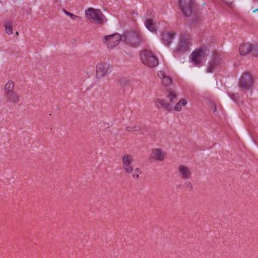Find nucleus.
<instances>
[{
    "label": "nucleus",
    "instance_id": "nucleus-1",
    "mask_svg": "<svg viewBox=\"0 0 258 258\" xmlns=\"http://www.w3.org/2000/svg\"><path fill=\"white\" fill-rule=\"evenodd\" d=\"M179 7L183 14L189 18V23L194 25L200 21V14L197 11L193 0H180Z\"/></svg>",
    "mask_w": 258,
    "mask_h": 258
},
{
    "label": "nucleus",
    "instance_id": "nucleus-2",
    "mask_svg": "<svg viewBox=\"0 0 258 258\" xmlns=\"http://www.w3.org/2000/svg\"><path fill=\"white\" fill-rule=\"evenodd\" d=\"M123 37L124 43L134 47L140 45L144 40L142 33L139 30L125 32Z\"/></svg>",
    "mask_w": 258,
    "mask_h": 258
},
{
    "label": "nucleus",
    "instance_id": "nucleus-3",
    "mask_svg": "<svg viewBox=\"0 0 258 258\" xmlns=\"http://www.w3.org/2000/svg\"><path fill=\"white\" fill-rule=\"evenodd\" d=\"M85 15L90 22L96 25L102 24L105 19L104 15L100 10L92 8L85 11Z\"/></svg>",
    "mask_w": 258,
    "mask_h": 258
},
{
    "label": "nucleus",
    "instance_id": "nucleus-4",
    "mask_svg": "<svg viewBox=\"0 0 258 258\" xmlns=\"http://www.w3.org/2000/svg\"><path fill=\"white\" fill-rule=\"evenodd\" d=\"M140 58L145 65L149 68L156 67L159 63L157 57L149 50H143L140 53Z\"/></svg>",
    "mask_w": 258,
    "mask_h": 258
},
{
    "label": "nucleus",
    "instance_id": "nucleus-5",
    "mask_svg": "<svg viewBox=\"0 0 258 258\" xmlns=\"http://www.w3.org/2000/svg\"><path fill=\"white\" fill-rule=\"evenodd\" d=\"M254 83V79L251 74L248 72L244 73L239 81V87L248 90L251 89Z\"/></svg>",
    "mask_w": 258,
    "mask_h": 258
},
{
    "label": "nucleus",
    "instance_id": "nucleus-6",
    "mask_svg": "<svg viewBox=\"0 0 258 258\" xmlns=\"http://www.w3.org/2000/svg\"><path fill=\"white\" fill-rule=\"evenodd\" d=\"M112 66L108 62H100L96 67V77L98 79L103 78L109 74L112 71Z\"/></svg>",
    "mask_w": 258,
    "mask_h": 258
},
{
    "label": "nucleus",
    "instance_id": "nucleus-7",
    "mask_svg": "<svg viewBox=\"0 0 258 258\" xmlns=\"http://www.w3.org/2000/svg\"><path fill=\"white\" fill-rule=\"evenodd\" d=\"M105 42L108 48H112L117 45L121 39L120 35L117 33L105 36Z\"/></svg>",
    "mask_w": 258,
    "mask_h": 258
},
{
    "label": "nucleus",
    "instance_id": "nucleus-8",
    "mask_svg": "<svg viewBox=\"0 0 258 258\" xmlns=\"http://www.w3.org/2000/svg\"><path fill=\"white\" fill-rule=\"evenodd\" d=\"M190 42L189 36L183 34L180 37V44L177 47V50L180 52H184L189 50Z\"/></svg>",
    "mask_w": 258,
    "mask_h": 258
},
{
    "label": "nucleus",
    "instance_id": "nucleus-9",
    "mask_svg": "<svg viewBox=\"0 0 258 258\" xmlns=\"http://www.w3.org/2000/svg\"><path fill=\"white\" fill-rule=\"evenodd\" d=\"M221 63V58L219 54L214 53L212 55V59L208 63L207 68V72L213 73L218 67Z\"/></svg>",
    "mask_w": 258,
    "mask_h": 258
},
{
    "label": "nucleus",
    "instance_id": "nucleus-10",
    "mask_svg": "<svg viewBox=\"0 0 258 258\" xmlns=\"http://www.w3.org/2000/svg\"><path fill=\"white\" fill-rule=\"evenodd\" d=\"M178 172L180 178L184 180L190 178L191 175V172L189 168L184 165L179 166Z\"/></svg>",
    "mask_w": 258,
    "mask_h": 258
},
{
    "label": "nucleus",
    "instance_id": "nucleus-11",
    "mask_svg": "<svg viewBox=\"0 0 258 258\" xmlns=\"http://www.w3.org/2000/svg\"><path fill=\"white\" fill-rule=\"evenodd\" d=\"M205 54L204 51L202 49H198L194 51L191 54V59L195 64L197 66H199L200 64V61L201 57L204 56Z\"/></svg>",
    "mask_w": 258,
    "mask_h": 258
},
{
    "label": "nucleus",
    "instance_id": "nucleus-12",
    "mask_svg": "<svg viewBox=\"0 0 258 258\" xmlns=\"http://www.w3.org/2000/svg\"><path fill=\"white\" fill-rule=\"evenodd\" d=\"M164 159V155L161 149H154L152 151V153L149 158V160L152 161V160L163 161Z\"/></svg>",
    "mask_w": 258,
    "mask_h": 258
},
{
    "label": "nucleus",
    "instance_id": "nucleus-13",
    "mask_svg": "<svg viewBox=\"0 0 258 258\" xmlns=\"http://www.w3.org/2000/svg\"><path fill=\"white\" fill-rule=\"evenodd\" d=\"M156 106L158 108H162L167 111H171L172 110V106L168 103L164 99H157L155 100Z\"/></svg>",
    "mask_w": 258,
    "mask_h": 258
},
{
    "label": "nucleus",
    "instance_id": "nucleus-14",
    "mask_svg": "<svg viewBox=\"0 0 258 258\" xmlns=\"http://www.w3.org/2000/svg\"><path fill=\"white\" fill-rule=\"evenodd\" d=\"M174 35V33H163L161 35V40L162 42L165 45L169 46L171 43Z\"/></svg>",
    "mask_w": 258,
    "mask_h": 258
},
{
    "label": "nucleus",
    "instance_id": "nucleus-15",
    "mask_svg": "<svg viewBox=\"0 0 258 258\" xmlns=\"http://www.w3.org/2000/svg\"><path fill=\"white\" fill-rule=\"evenodd\" d=\"M252 45L248 43H245L239 46V51L241 55H244L252 50Z\"/></svg>",
    "mask_w": 258,
    "mask_h": 258
},
{
    "label": "nucleus",
    "instance_id": "nucleus-16",
    "mask_svg": "<svg viewBox=\"0 0 258 258\" xmlns=\"http://www.w3.org/2000/svg\"><path fill=\"white\" fill-rule=\"evenodd\" d=\"M5 96L7 100L14 103H17L19 101V96L14 92V91L10 92H5Z\"/></svg>",
    "mask_w": 258,
    "mask_h": 258
},
{
    "label": "nucleus",
    "instance_id": "nucleus-17",
    "mask_svg": "<svg viewBox=\"0 0 258 258\" xmlns=\"http://www.w3.org/2000/svg\"><path fill=\"white\" fill-rule=\"evenodd\" d=\"M145 25L146 28L150 31L155 32L156 31V28L153 21L151 19L146 20L145 22Z\"/></svg>",
    "mask_w": 258,
    "mask_h": 258
},
{
    "label": "nucleus",
    "instance_id": "nucleus-18",
    "mask_svg": "<svg viewBox=\"0 0 258 258\" xmlns=\"http://www.w3.org/2000/svg\"><path fill=\"white\" fill-rule=\"evenodd\" d=\"M13 24L11 21H8L5 22L4 26L5 27V31L7 34L10 35L13 32Z\"/></svg>",
    "mask_w": 258,
    "mask_h": 258
},
{
    "label": "nucleus",
    "instance_id": "nucleus-19",
    "mask_svg": "<svg viewBox=\"0 0 258 258\" xmlns=\"http://www.w3.org/2000/svg\"><path fill=\"white\" fill-rule=\"evenodd\" d=\"M133 159L128 155H124L122 158L123 166H126L127 165L132 164Z\"/></svg>",
    "mask_w": 258,
    "mask_h": 258
},
{
    "label": "nucleus",
    "instance_id": "nucleus-20",
    "mask_svg": "<svg viewBox=\"0 0 258 258\" xmlns=\"http://www.w3.org/2000/svg\"><path fill=\"white\" fill-rule=\"evenodd\" d=\"M186 104V101L184 99H181L175 105L174 109L179 111L181 110V107Z\"/></svg>",
    "mask_w": 258,
    "mask_h": 258
},
{
    "label": "nucleus",
    "instance_id": "nucleus-21",
    "mask_svg": "<svg viewBox=\"0 0 258 258\" xmlns=\"http://www.w3.org/2000/svg\"><path fill=\"white\" fill-rule=\"evenodd\" d=\"M14 86H15V84L13 82L9 81L5 85V93L13 91V89L14 88Z\"/></svg>",
    "mask_w": 258,
    "mask_h": 258
},
{
    "label": "nucleus",
    "instance_id": "nucleus-22",
    "mask_svg": "<svg viewBox=\"0 0 258 258\" xmlns=\"http://www.w3.org/2000/svg\"><path fill=\"white\" fill-rule=\"evenodd\" d=\"M151 128L149 126H144L141 131V134L145 136L151 135Z\"/></svg>",
    "mask_w": 258,
    "mask_h": 258
},
{
    "label": "nucleus",
    "instance_id": "nucleus-23",
    "mask_svg": "<svg viewBox=\"0 0 258 258\" xmlns=\"http://www.w3.org/2000/svg\"><path fill=\"white\" fill-rule=\"evenodd\" d=\"M172 79L170 77L166 76L162 79V84L165 86H168L172 83Z\"/></svg>",
    "mask_w": 258,
    "mask_h": 258
},
{
    "label": "nucleus",
    "instance_id": "nucleus-24",
    "mask_svg": "<svg viewBox=\"0 0 258 258\" xmlns=\"http://www.w3.org/2000/svg\"><path fill=\"white\" fill-rule=\"evenodd\" d=\"M119 84L122 87L129 86V81L126 78H121L118 80Z\"/></svg>",
    "mask_w": 258,
    "mask_h": 258
},
{
    "label": "nucleus",
    "instance_id": "nucleus-25",
    "mask_svg": "<svg viewBox=\"0 0 258 258\" xmlns=\"http://www.w3.org/2000/svg\"><path fill=\"white\" fill-rule=\"evenodd\" d=\"M170 102H173L174 99L177 98V95L174 92H171L168 95Z\"/></svg>",
    "mask_w": 258,
    "mask_h": 258
},
{
    "label": "nucleus",
    "instance_id": "nucleus-26",
    "mask_svg": "<svg viewBox=\"0 0 258 258\" xmlns=\"http://www.w3.org/2000/svg\"><path fill=\"white\" fill-rule=\"evenodd\" d=\"M209 105L210 108H211L212 109H213L214 113L215 114H217V107H216L215 103L212 101H209Z\"/></svg>",
    "mask_w": 258,
    "mask_h": 258
},
{
    "label": "nucleus",
    "instance_id": "nucleus-27",
    "mask_svg": "<svg viewBox=\"0 0 258 258\" xmlns=\"http://www.w3.org/2000/svg\"><path fill=\"white\" fill-rule=\"evenodd\" d=\"M123 169L127 173H132L133 172L134 168L132 164H130L126 165V166H123Z\"/></svg>",
    "mask_w": 258,
    "mask_h": 258
},
{
    "label": "nucleus",
    "instance_id": "nucleus-28",
    "mask_svg": "<svg viewBox=\"0 0 258 258\" xmlns=\"http://www.w3.org/2000/svg\"><path fill=\"white\" fill-rule=\"evenodd\" d=\"M134 172L133 173V177L134 178H138L139 177V173L141 172L139 168H136L135 170H133Z\"/></svg>",
    "mask_w": 258,
    "mask_h": 258
},
{
    "label": "nucleus",
    "instance_id": "nucleus-29",
    "mask_svg": "<svg viewBox=\"0 0 258 258\" xmlns=\"http://www.w3.org/2000/svg\"><path fill=\"white\" fill-rule=\"evenodd\" d=\"M64 12L66 13V14L68 16H69L71 17V19L73 20H74L75 18L77 17V16L75 15H74L69 12L67 11L65 9H63Z\"/></svg>",
    "mask_w": 258,
    "mask_h": 258
},
{
    "label": "nucleus",
    "instance_id": "nucleus-30",
    "mask_svg": "<svg viewBox=\"0 0 258 258\" xmlns=\"http://www.w3.org/2000/svg\"><path fill=\"white\" fill-rule=\"evenodd\" d=\"M184 185L188 188L189 191H191L193 189V186L190 181H186L184 183Z\"/></svg>",
    "mask_w": 258,
    "mask_h": 258
},
{
    "label": "nucleus",
    "instance_id": "nucleus-31",
    "mask_svg": "<svg viewBox=\"0 0 258 258\" xmlns=\"http://www.w3.org/2000/svg\"><path fill=\"white\" fill-rule=\"evenodd\" d=\"M133 130L134 132H139L142 130V127L139 125H135L133 127Z\"/></svg>",
    "mask_w": 258,
    "mask_h": 258
},
{
    "label": "nucleus",
    "instance_id": "nucleus-32",
    "mask_svg": "<svg viewBox=\"0 0 258 258\" xmlns=\"http://www.w3.org/2000/svg\"><path fill=\"white\" fill-rule=\"evenodd\" d=\"M158 76L160 78L162 79L164 78V77H165L166 76L164 72H162V71H160L159 72H158Z\"/></svg>",
    "mask_w": 258,
    "mask_h": 258
},
{
    "label": "nucleus",
    "instance_id": "nucleus-33",
    "mask_svg": "<svg viewBox=\"0 0 258 258\" xmlns=\"http://www.w3.org/2000/svg\"><path fill=\"white\" fill-rule=\"evenodd\" d=\"M253 54L258 56V46H255L253 51Z\"/></svg>",
    "mask_w": 258,
    "mask_h": 258
},
{
    "label": "nucleus",
    "instance_id": "nucleus-34",
    "mask_svg": "<svg viewBox=\"0 0 258 258\" xmlns=\"http://www.w3.org/2000/svg\"><path fill=\"white\" fill-rule=\"evenodd\" d=\"M126 130L127 132H134L133 130V127H131L130 126H128L126 127Z\"/></svg>",
    "mask_w": 258,
    "mask_h": 258
},
{
    "label": "nucleus",
    "instance_id": "nucleus-35",
    "mask_svg": "<svg viewBox=\"0 0 258 258\" xmlns=\"http://www.w3.org/2000/svg\"><path fill=\"white\" fill-rule=\"evenodd\" d=\"M256 12H258V9H255V10L253 11V13H255Z\"/></svg>",
    "mask_w": 258,
    "mask_h": 258
},
{
    "label": "nucleus",
    "instance_id": "nucleus-36",
    "mask_svg": "<svg viewBox=\"0 0 258 258\" xmlns=\"http://www.w3.org/2000/svg\"><path fill=\"white\" fill-rule=\"evenodd\" d=\"M16 34L17 36H18L19 35V33L18 32H16Z\"/></svg>",
    "mask_w": 258,
    "mask_h": 258
},
{
    "label": "nucleus",
    "instance_id": "nucleus-37",
    "mask_svg": "<svg viewBox=\"0 0 258 258\" xmlns=\"http://www.w3.org/2000/svg\"><path fill=\"white\" fill-rule=\"evenodd\" d=\"M181 185H179L177 186V187L178 188H180L181 187Z\"/></svg>",
    "mask_w": 258,
    "mask_h": 258
}]
</instances>
